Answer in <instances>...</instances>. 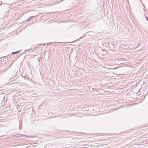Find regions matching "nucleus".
Listing matches in <instances>:
<instances>
[{
	"label": "nucleus",
	"mask_w": 148,
	"mask_h": 148,
	"mask_svg": "<svg viewBox=\"0 0 148 148\" xmlns=\"http://www.w3.org/2000/svg\"><path fill=\"white\" fill-rule=\"evenodd\" d=\"M3 57H1L0 58V59H1L2 58H3Z\"/></svg>",
	"instance_id": "obj_8"
},
{
	"label": "nucleus",
	"mask_w": 148,
	"mask_h": 148,
	"mask_svg": "<svg viewBox=\"0 0 148 148\" xmlns=\"http://www.w3.org/2000/svg\"><path fill=\"white\" fill-rule=\"evenodd\" d=\"M20 51V50H19V51H16V53H18V52H19Z\"/></svg>",
	"instance_id": "obj_6"
},
{
	"label": "nucleus",
	"mask_w": 148,
	"mask_h": 148,
	"mask_svg": "<svg viewBox=\"0 0 148 148\" xmlns=\"http://www.w3.org/2000/svg\"><path fill=\"white\" fill-rule=\"evenodd\" d=\"M2 1H1V2H0V5L2 4Z\"/></svg>",
	"instance_id": "obj_7"
},
{
	"label": "nucleus",
	"mask_w": 148,
	"mask_h": 148,
	"mask_svg": "<svg viewBox=\"0 0 148 148\" xmlns=\"http://www.w3.org/2000/svg\"><path fill=\"white\" fill-rule=\"evenodd\" d=\"M146 18L147 20L148 21V17H146Z\"/></svg>",
	"instance_id": "obj_5"
},
{
	"label": "nucleus",
	"mask_w": 148,
	"mask_h": 148,
	"mask_svg": "<svg viewBox=\"0 0 148 148\" xmlns=\"http://www.w3.org/2000/svg\"><path fill=\"white\" fill-rule=\"evenodd\" d=\"M24 136L25 135H22L21 134H15V135L13 136H15L16 137H19L20 136Z\"/></svg>",
	"instance_id": "obj_1"
},
{
	"label": "nucleus",
	"mask_w": 148,
	"mask_h": 148,
	"mask_svg": "<svg viewBox=\"0 0 148 148\" xmlns=\"http://www.w3.org/2000/svg\"><path fill=\"white\" fill-rule=\"evenodd\" d=\"M35 17V16H31L29 17L27 19H26V21H28L29 20L32 19L33 18H34Z\"/></svg>",
	"instance_id": "obj_2"
},
{
	"label": "nucleus",
	"mask_w": 148,
	"mask_h": 148,
	"mask_svg": "<svg viewBox=\"0 0 148 148\" xmlns=\"http://www.w3.org/2000/svg\"><path fill=\"white\" fill-rule=\"evenodd\" d=\"M16 53V51L12 52L11 53H12V54H14V53Z\"/></svg>",
	"instance_id": "obj_4"
},
{
	"label": "nucleus",
	"mask_w": 148,
	"mask_h": 148,
	"mask_svg": "<svg viewBox=\"0 0 148 148\" xmlns=\"http://www.w3.org/2000/svg\"><path fill=\"white\" fill-rule=\"evenodd\" d=\"M24 75H22V77H24Z\"/></svg>",
	"instance_id": "obj_10"
},
{
	"label": "nucleus",
	"mask_w": 148,
	"mask_h": 148,
	"mask_svg": "<svg viewBox=\"0 0 148 148\" xmlns=\"http://www.w3.org/2000/svg\"><path fill=\"white\" fill-rule=\"evenodd\" d=\"M24 75H22V77H24Z\"/></svg>",
	"instance_id": "obj_9"
},
{
	"label": "nucleus",
	"mask_w": 148,
	"mask_h": 148,
	"mask_svg": "<svg viewBox=\"0 0 148 148\" xmlns=\"http://www.w3.org/2000/svg\"><path fill=\"white\" fill-rule=\"evenodd\" d=\"M11 79H12V78H11V79H10V80Z\"/></svg>",
	"instance_id": "obj_11"
},
{
	"label": "nucleus",
	"mask_w": 148,
	"mask_h": 148,
	"mask_svg": "<svg viewBox=\"0 0 148 148\" xmlns=\"http://www.w3.org/2000/svg\"><path fill=\"white\" fill-rule=\"evenodd\" d=\"M24 77V78L26 79H28V78H29V77L27 76H25Z\"/></svg>",
	"instance_id": "obj_3"
},
{
	"label": "nucleus",
	"mask_w": 148,
	"mask_h": 148,
	"mask_svg": "<svg viewBox=\"0 0 148 148\" xmlns=\"http://www.w3.org/2000/svg\"><path fill=\"white\" fill-rule=\"evenodd\" d=\"M4 60V59L1 60Z\"/></svg>",
	"instance_id": "obj_12"
}]
</instances>
